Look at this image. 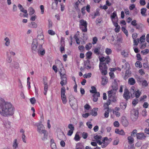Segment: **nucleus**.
Wrapping results in <instances>:
<instances>
[{"mask_svg": "<svg viewBox=\"0 0 149 149\" xmlns=\"http://www.w3.org/2000/svg\"><path fill=\"white\" fill-rule=\"evenodd\" d=\"M14 112V109L12 104L8 102H5L4 100L0 97V114L4 116H12Z\"/></svg>", "mask_w": 149, "mask_h": 149, "instance_id": "nucleus-1", "label": "nucleus"}, {"mask_svg": "<svg viewBox=\"0 0 149 149\" xmlns=\"http://www.w3.org/2000/svg\"><path fill=\"white\" fill-rule=\"evenodd\" d=\"M38 41L37 39H34L33 40L31 45L32 51L33 53L38 52L41 55H44L45 53V50L42 48V45L39 46L38 48Z\"/></svg>", "mask_w": 149, "mask_h": 149, "instance_id": "nucleus-2", "label": "nucleus"}, {"mask_svg": "<svg viewBox=\"0 0 149 149\" xmlns=\"http://www.w3.org/2000/svg\"><path fill=\"white\" fill-rule=\"evenodd\" d=\"M116 92L109 91L108 92V99L111 102H115L117 101V97L116 95Z\"/></svg>", "mask_w": 149, "mask_h": 149, "instance_id": "nucleus-3", "label": "nucleus"}, {"mask_svg": "<svg viewBox=\"0 0 149 149\" xmlns=\"http://www.w3.org/2000/svg\"><path fill=\"white\" fill-rule=\"evenodd\" d=\"M79 28L83 32H86L87 31V23L86 21L82 19L79 21Z\"/></svg>", "mask_w": 149, "mask_h": 149, "instance_id": "nucleus-4", "label": "nucleus"}, {"mask_svg": "<svg viewBox=\"0 0 149 149\" xmlns=\"http://www.w3.org/2000/svg\"><path fill=\"white\" fill-rule=\"evenodd\" d=\"M36 125L37 127V131L40 134H43L44 136H47V131L44 130V127L43 125L41 124H36Z\"/></svg>", "mask_w": 149, "mask_h": 149, "instance_id": "nucleus-5", "label": "nucleus"}, {"mask_svg": "<svg viewBox=\"0 0 149 149\" xmlns=\"http://www.w3.org/2000/svg\"><path fill=\"white\" fill-rule=\"evenodd\" d=\"M110 141L107 137H104L102 141L100 140L97 141V143L99 145H101L102 148H105L109 143Z\"/></svg>", "mask_w": 149, "mask_h": 149, "instance_id": "nucleus-6", "label": "nucleus"}, {"mask_svg": "<svg viewBox=\"0 0 149 149\" xmlns=\"http://www.w3.org/2000/svg\"><path fill=\"white\" fill-rule=\"evenodd\" d=\"M65 87H63L61 89V97L63 104H65L67 100L65 95Z\"/></svg>", "mask_w": 149, "mask_h": 149, "instance_id": "nucleus-7", "label": "nucleus"}, {"mask_svg": "<svg viewBox=\"0 0 149 149\" xmlns=\"http://www.w3.org/2000/svg\"><path fill=\"white\" fill-rule=\"evenodd\" d=\"M139 112L135 109H132L131 111V118L132 121H136L138 117Z\"/></svg>", "mask_w": 149, "mask_h": 149, "instance_id": "nucleus-8", "label": "nucleus"}, {"mask_svg": "<svg viewBox=\"0 0 149 149\" xmlns=\"http://www.w3.org/2000/svg\"><path fill=\"white\" fill-rule=\"evenodd\" d=\"M135 88L134 86H132L130 90V93H131V96H132V93H133V95L134 93V95L136 97L138 98L140 96L141 94V92L139 90L137 91H135Z\"/></svg>", "mask_w": 149, "mask_h": 149, "instance_id": "nucleus-9", "label": "nucleus"}, {"mask_svg": "<svg viewBox=\"0 0 149 149\" xmlns=\"http://www.w3.org/2000/svg\"><path fill=\"white\" fill-rule=\"evenodd\" d=\"M60 74L61 75V80L60 82V84L62 86L65 85L67 83L66 75L65 74H62L61 72L60 73Z\"/></svg>", "mask_w": 149, "mask_h": 149, "instance_id": "nucleus-10", "label": "nucleus"}, {"mask_svg": "<svg viewBox=\"0 0 149 149\" xmlns=\"http://www.w3.org/2000/svg\"><path fill=\"white\" fill-rule=\"evenodd\" d=\"M118 81L116 79H114L113 80L111 85L112 89L110 91L116 92L118 88L117 83Z\"/></svg>", "mask_w": 149, "mask_h": 149, "instance_id": "nucleus-11", "label": "nucleus"}, {"mask_svg": "<svg viewBox=\"0 0 149 149\" xmlns=\"http://www.w3.org/2000/svg\"><path fill=\"white\" fill-rule=\"evenodd\" d=\"M68 128L70 129L69 130L67 135L69 136H71L72 135L74 130V128L73 125L72 124H70L68 126Z\"/></svg>", "mask_w": 149, "mask_h": 149, "instance_id": "nucleus-12", "label": "nucleus"}, {"mask_svg": "<svg viewBox=\"0 0 149 149\" xmlns=\"http://www.w3.org/2000/svg\"><path fill=\"white\" fill-rule=\"evenodd\" d=\"M110 18L112 21H118V16L116 12V11H114L113 12L111 15Z\"/></svg>", "mask_w": 149, "mask_h": 149, "instance_id": "nucleus-13", "label": "nucleus"}, {"mask_svg": "<svg viewBox=\"0 0 149 149\" xmlns=\"http://www.w3.org/2000/svg\"><path fill=\"white\" fill-rule=\"evenodd\" d=\"M123 97L126 100H127L130 98V92L127 89L125 90L123 94Z\"/></svg>", "mask_w": 149, "mask_h": 149, "instance_id": "nucleus-14", "label": "nucleus"}, {"mask_svg": "<svg viewBox=\"0 0 149 149\" xmlns=\"http://www.w3.org/2000/svg\"><path fill=\"white\" fill-rule=\"evenodd\" d=\"M120 109L118 107H116L113 110V113L115 114L116 117H119L120 116V113L119 112L120 111Z\"/></svg>", "mask_w": 149, "mask_h": 149, "instance_id": "nucleus-15", "label": "nucleus"}, {"mask_svg": "<svg viewBox=\"0 0 149 149\" xmlns=\"http://www.w3.org/2000/svg\"><path fill=\"white\" fill-rule=\"evenodd\" d=\"M12 147L13 149H16L18 148L19 143L17 139H15L14 140L13 143Z\"/></svg>", "mask_w": 149, "mask_h": 149, "instance_id": "nucleus-16", "label": "nucleus"}, {"mask_svg": "<svg viewBox=\"0 0 149 149\" xmlns=\"http://www.w3.org/2000/svg\"><path fill=\"white\" fill-rule=\"evenodd\" d=\"M91 90H90V93H94V94H96V95L97 96H100V93L98 92H97L96 89L94 86H91Z\"/></svg>", "mask_w": 149, "mask_h": 149, "instance_id": "nucleus-17", "label": "nucleus"}, {"mask_svg": "<svg viewBox=\"0 0 149 149\" xmlns=\"http://www.w3.org/2000/svg\"><path fill=\"white\" fill-rule=\"evenodd\" d=\"M18 7L21 12L26 14V15H25L24 16V17H27V16H28V14L27 13V10H24L23 8V7L20 4H18Z\"/></svg>", "mask_w": 149, "mask_h": 149, "instance_id": "nucleus-18", "label": "nucleus"}, {"mask_svg": "<svg viewBox=\"0 0 149 149\" xmlns=\"http://www.w3.org/2000/svg\"><path fill=\"white\" fill-rule=\"evenodd\" d=\"M137 138L139 139H145L146 136L143 133H140L137 134Z\"/></svg>", "mask_w": 149, "mask_h": 149, "instance_id": "nucleus-19", "label": "nucleus"}, {"mask_svg": "<svg viewBox=\"0 0 149 149\" xmlns=\"http://www.w3.org/2000/svg\"><path fill=\"white\" fill-rule=\"evenodd\" d=\"M84 66L85 68L87 70L90 69L91 68V65L89 61H87L85 62Z\"/></svg>", "mask_w": 149, "mask_h": 149, "instance_id": "nucleus-20", "label": "nucleus"}, {"mask_svg": "<svg viewBox=\"0 0 149 149\" xmlns=\"http://www.w3.org/2000/svg\"><path fill=\"white\" fill-rule=\"evenodd\" d=\"M4 44L6 47L9 46L10 44V40L8 37H6L4 39Z\"/></svg>", "mask_w": 149, "mask_h": 149, "instance_id": "nucleus-21", "label": "nucleus"}, {"mask_svg": "<svg viewBox=\"0 0 149 149\" xmlns=\"http://www.w3.org/2000/svg\"><path fill=\"white\" fill-rule=\"evenodd\" d=\"M108 82V79L106 77H104L102 78L101 84L102 85L104 86L106 85Z\"/></svg>", "mask_w": 149, "mask_h": 149, "instance_id": "nucleus-22", "label": "nucleus"}, {"mask_svg": "<svg viewBox=\"0 0 149 149\" xmlns=\"http://www.w3.org/2000/svg\"><path fill=\"white\" fill-rule=\"evenodd\" d=\"M75 149H84V148L82 144L80 143H78L76 145Z\"/></svg>", "mask_w": 149, "mask_h": 149, "instance_id": "nucleus-23", "label": "nucleus"}, {"mask_svg": "<svg viewBox=\"0 0 149 149\" xmlns=\"http://www.w3.org/2000/svg\"><path fill=\"white\" fill-rule=\"evenodd\" d=\"M99 68L107 69V68L106 65V64L104 63H100L99 64Z\"/></svg>", "mask_w": 149, "mask_h": 149, "instance_id": "nucleus-24", "label": "nucleus"}, {"mask_svg": "<svg viewBox=\"0 0 149 149\" xmlns=\"http://www.w3.org/2000/svg\"><path fill=\"white\" fill-rule=\"evenodd\" d=\"M37 38L38 39L41 40V44H43L44 43V37L42 34L38 35L37 36Z\"/></svg>", "mask_w": 149, "mask_h": 149, "instance_id": "nucleus-25", "label": "nucleus"}, {"mask_svg": "<svg viewBox=\"0 0 149 149\" xmlns=\"http://www.w3.org/2000/svg\"><path fill=\"white\" fill-rule=\"evenodd\" d=\"M128 83L130 85H133L135 84V79L133 78H130L128 79Z\"/></svg>", "mask_w": 149, "mask_h": 149, "instance_id": "nucleus-26", "label": "nucleus"}, {"mask_svg": "<svg viewBox=\"0 0 149 149\" xmlns=\"http://www.w3.org/2000/svg\"><path fill=\"white\" fill-rule=\"evenodd\" d=\"M28 10L29 11V15H32L35 13V10L32 7H30L29 8Z\"/></svg>", "mask_w": 149, "mask_h": 149, "instance_id": "nucleus-27", "label": "nucleus"}, {"mask_svg": "<svg viewBox=\"0 0 149 149\" xmlns=\"http://www.w3.org/2000/svg\"><path fill=\"white\" fill-rule=\"evenodd\" d=\"M96 111L95 109H93L92 110L91 112V114L94 116H96L97 115V111L98 109V108L96 109Z\"/></svg>", "mask_w": 149, "mask_h": 149, "instance_id": "nucleus-28", "label": "nucleus"}, {"mask_svg": "<svg viewBox=\"0 0 149 149\" xmlns=\"http://www.w3.org/2000/svg\"><path fill=\"white\" fill-rule=\"evenodd\" d=\"M92 54V53L91 51L88 52L86 54V57L88 59H90Z\"/></svg>", "mask_w": 149, "mask_h": 149, "instance_id": "nucleus-29", "label": "nucleus"}, {"mask_svg": "<svg viewBox=\"0 0 149 149\" xmlns=\"http://www.w3.org/2000/svg\"><path fill=\"white\" fill-rule=\"evenodd\" d=\"M128 142L130 144H131L133 143L134 139L131 136H129L127 138Z\"/></svg>", "mask_w": 149, "mask_h": 149, "instance_id": "nucleus-30", "label": "nucleus"}, {"mask_svg": "<svg viewBox=\"0 0 149 149\" xmlns=\"http://www.w3.org/2000/svg\"><path fill=\"white\" fill-rule=\"evenodd\" d=\"M112 52V50L111 49L107 48L105 49V52L108 55L111 54Z\"/></svg>", "mask_w": 149, "mask_h": 149, "instance_id": "nucleus-31", "label": "nucleus"}, {"mask_svg": "<svg viewBox=\"0 0 149 149\" xmlns=\"http://www.w3.org/2000/svg\"><path fill=\"white\" fill-rule=\"evenodd\" d=\"M127 106L125 102H122L120 103V107L121 109H124Z\"/></svg>", "mask_w": 149, "mask_h": 149, "instance_id": "nucleus-32", "label": "nucleus"}, {"mask_svg": "<svg viewBox=\"0 0 149 149\" xmlns=\"http://www.w3.org/2000/svg\"><path fill=\"white\" fill-rule=\"evenodd\" d=\"M92 47V44L91 43H89L86 45L85 46L86 49L87 50H90Z\"/></svg>", "mask_w": 149, "mask_h": 149, "instance_id": "nucleus-33", "label": "nucleus"}, {"mask_svg": "<svg viewBox=\"0 0 149 149\" xmlns=\"http://www.w3.org/2000/svg\"><path fill=\"white\" fill-rule=\"evenodd\" d=\"M135 66L137 67H139L140 68H141L142 65L140 61H137L135 64Z\"/></svg>", "mask_w": 149, "mask_h": 149, "instance_id": "nucleus-34", "label": "nucleus"}, {"mask_svg": "<svg viewBox=\"0 0 149 149\" xmlns=\"http://www.w3.org/2000/svg\"><path fill=\"white\" fill-rule=\"evenodd\" d=\"M139 41V38H137L133 40V45H134L137 46L138 45V43Z\"/></svg>", "mask_w": 149, "mask_h": 149, "instance_id": "nucleus-35", "label": "nucleus"}, {"mask_svg": "<svg viewBox=\"0 0 149 149\" xmlns=\"http://www.w3.org/2000/svg\"><path fill=\"white\" fill-rule=\"evenodd\" d=\"M146 8H143L141 10V13L143 16H145V13L146 12Z\"/></svg>", "mask_w": 149, "mask_h": 149, "instance_id": "nucleus-36", "label": "nucleus"}, {"mask_svg": "<svg viewBox=\"0 0 149 149\" xmlns=\"http://www.w3.org/2000/svg\"><path fill=\"white\" fill-rule=\"evenodd\" d=\"M101 71V72L102 74L105 75L107 73V69H100Z\"/></svg>", "mask_w": 149, "mask_h": 149, "instance_id": "nucleus-37", "label": "nucleus"}, {"mask_svg": "<svg viewBox=\"0 0 149 149\" xmlns=\"http://www.w3.org/2000/svg\"><path fill=\"white\" fill-rule=\"evenodd\" d=\"M58 139L60 140H62L63 139V138H65V136L63 132L61 133V134L58 136Z\"/></svg>", "mask_w": 149, "mask_h": 149, "instance_id": "nucleus-38", "label": "nucleus"}, {"mask_svg": "<svg viewBox=\"0 0 149 149\" xmlns=\"http://www.w3.org/2000/svg\"><path fill=\"white\" fill-rule=\"evenodd\" d=\"M93 42L92 43L93 45H95L97 43L98 41V39L97 37H95L93 38L92 39Z\"/></svg>", "mask_w": 149, "mask_h": 149, "instance_id": "nucleus-39", "label": "nucleus"}, {"mask_svg": "<svg viewBox=\"0 0 149 149\" xmlns=\"http://www.w3.org/2000/svg\"><path fill=\"white\" fill-rule=\"evenodd\" d=\"M122 68H124L125 69H128L130 67L129 64L127 62H126L125 63V66L122 65Z\"/></svg>", "mask_w": 149, "mask_h": 149, "instance_id": "nucleus-40", "label": "nucleus"}, {"mask_svg": "<svg viewBox=\"0 0 149 149\" xmlns=\"http://www.w3.org/2000/svg\"><path fill=\"white\" fill-rule=\"evenodd\" d=\"M109 109L107 108V110L105 111L104 114L105 118H107L109 117Z\"/></svg>", "mask_w": 149, "mask_h": 149, "instance_id": "nucleus-41", "label": "nucleus"}, {"mask_svg": "<svg viewBox=\"0 0 149 149\" xmlns=\"http://www.w3.org/2000/svg\"><path fill=\"white\" fill-rule=\"evenodd\" d=\"M122 30L126 35V36L128 37V32L125 28L124 27H122Z\"/></svg>", "mask_w": 149, "mask_h": 149, "instance_id": "nucleus-42", "label": "nucleus"}, {"mask_svg": "<svg viewBox=\"0 0 149 149\" xmlns=\"http://www.w3.org/2000/svg\"><path fill=\"white\" fill-rule=\"evenodd\" d=\"M139 39V41H140L141 43L144 42L145 40V36L144 35H142Z\"/></svg>", "mask_w": 149, "mask_h": 149, "instance_id": "nucleus-43", "label": "nucleus"}, {"mask_svg": "<svg viewBox=\"0 0 149 149\" xmlns=\"http://www.w3.org/2000/svg\"><path fill=\"white\" fill-rule=\"evenodd\" d=\"M139 102V100L137 98L134 99L132 102V104L134 106H135Z\"/></svg>", "mask_w": 149, "mask_h": 149, "instance_id": "nucleus-44", "label": "nucleus"}, {"mask_svg": "<svg viewBox=\"0 0 149 149\" xmlns=\"http://www.w3.org/2000/svg\"><path fill=\"white\" fill-rule=\"evenodd\" d=\"M93 101L94 102H96L97 101L98 99V97L100 96H97V95H96V94H94L93 95Z\"/></svg>", "mask_w": 149, "mask_h": 149, "instance_id": "nucleus-45", "label": "nucleus"}, {"mask_svg": "<svg viewBox=\"0 0 149 149\" xmlns=\"http://www.w3.org/2000/svg\"><path fill=\"white\" fill-rule=\"evenodd\" d=\"M74 139L75 141H79L80 140V137L79 135L77 134H76Z\"/></svg>", "mask_w": 149, "mask_h": 149, "instance_id": "nucleus-46", "label": "nucleus"}, {"mask_svg": "<svg viewBox=\"0 0 149 149\" xmlns=\"http://www.w3.org/2000/svg\"><path fill=\"white\" fill-rule=\"evenodd\" d=\"M31 27L33 28H36L37 27V24L34 22H31Z\"/></svg>", "mask_w": 149, "mask_h": 149, "instance_id": "nucleus-47", "label": "nucleus"}, {"mask_svg": "<svg viewBox=\"0 0 149 149\" xmlns=\"http://www.w3.org/2000/svg\"><path fill=\"white\" fill-rule=\"evenodd\" d=\"M92 74L91 73H89L88 74H84L83 76L84 78H86L88 77H90L91 76Z\"/></svg>", "mask_w": 149, "mask_h": 149, "instance_id": "nucleus-48", "label": "nucleus"}, {"mask_svg": "<svg viewBox=\"0 0 149 149\" xmlns=\"http://www.w3.org/2000/svg\"><path fill=\"white\" fill-rule=\"evenodd\" d=\"M48 33L49 34H50L51 35H54L55 34V32L52 30H48Z\"/></svg>", "mask_w": 149, "mask_h": 149, "instance_id": "nucleus-49", "label": "nucleus"}, {"mask_svg": "<svg viewBox=\"0 0 149 149\" xmlns=\"http://www.w3.org/2000/svg\"><path fill=\"white\" fill-rule=\"evenodd\" d=\"M94 52L96 54L98 55L100 53V49L97 48H96L94 50Z\"/></svg>", "mask_w": 149, "mask_h": 149, "instance_id": "nucleus-50", "label": "nucleus"}, {"mask_svg": "<svg viewBox=\"0 0 149 149\" xmlns=\"http://www.w3.org/2000/svg\"><path fill=\"white\" fill-rule=\"evenodd\" d=\"M110 61V59L109 58V56H107L106 58V60L105 61V63L106 64H108L109 63Z\"/></svg>", "mask_w": 149, "mask_h": 149, "instance_id": "nucleus-51", "label": "nucleus"}, {"mask_svg": "<svg viewBox=\"0 0 149 149\" xmlns=\"http://www.w3.org/2000/svg\"><path fill=\"white\" fill-rule=\"evenodd\" d=\"M94 138L95 139L97 140L96 141L97 142V141L100 140V139H101L102 137L100 135H96L95 136Z\"/></svg>", "mask_w": 149, "mask_h": 149, "instance_id": "nucleus-52", "label": "nucleus"}, {"mask_svg": "<svg viewBox=\"0 0 149 149\" xmlns=\"http://www.w3.org/2000/svg\"><path fill=\"white\" fill-rule=\"evenodd\" d=\"M48 90V86H44V93L45 95H46L47 94Z\"/></svg>", "mask_w": 149, "mask_h": 149, "instance_id": "nucleus-53", "label": "nucleus"}, {"mask_svg": "<svg viewBox=\"0 0 149 149\" xmlns=\"http://www.w3.org/2000/svg\"><path fill=\"white\" fill-rule=\"evenodd\" d=\"M100 63H104L105 62L106 58L104 57H102L101 58H100Z\"/></svg>", "mask_w": 149, "mask_h": 149, "instance_id": "nucleus-54", "label": "nucleus"}, {"mask_svg": "<svg viewBox=\"0 0 149 149\" xmlns=\"http://www.w3.org/2000/svg\"><path fill=\"white\" fill-rule=\"evenodd\" d=\"M138 36L137 34L136 33H134L132 34V38L133 40L136 39Z\"/></svg>", "mask_w": 149, "mask_h": 149, "instance_id": "nucleus-55", "label": "nucleus"}, {"mask_svg": "<svg viewBox=\"0 0 149 149\" xmlns=\"http://www.w3.org/2000/svg\"><path fill=\"white\" fill-rule=\"evenodd\" d=\"M6 61L8 63H10L12 61V59L10 56L8 55L7 57L6 58Z\"/></svg>", "mask_w": 149, "mask_h": 149, "instance_id": "nucleus-56", "label": "nucleus"}, {"mask_svg": "<svg viewBox=\"0 0 149 149\" xmlns=\"http://www.w3.org/2000/svg\"><path fill=\"white\" fill-rule=\"evenodd\" d=\"M40 7L41 9V14H43L44 13V6L43 5H41Z\"/></svg>", "mask_w": 149, "mask_h": 149, "instance_id": "nucleus-57", "label": "nucleus"}, {"mask_svg": "<svg viewBox=\"0 0 149 149\" xmlns=\"http://www.w3.org/2000/svg\"><path fill=\"white\" fill-rule=\"evenodd\" d=\"M142 85L143 86L146 87L148 86V83L146 80H144L143 81Z\"/></svg>", "mask_w": 149, "mask_h": 149, "instance_id": "nucleus-58", "label": "nucleus"}, {"mask_svg": "<svg viewBox=\"0 0 149 149\" xmlns=\"http://www.w3.org/2000/svg\"><path fill=\"white\" fill-rule=\"evenodd\" d=\"M86 125L88 127L89 129H91L92 128V125L91 123L90 122H87L86 123Z\"/></svg>", "mask_w": 149, "mask_h": 149, "instance_id": "nucleus-59", "label": "nucleus"}, {"mask_svg": "<svg viewBox=\"0 0 149 149\" xmlns=\"http://www.w3.org/2000/svg\"><path fill=\"white\" fill-rule=\"evenodd\" d=\"M82 136L84 139H86L88 136L87 133L86 132H83L82 133Z\"/></svg>", "mask_w": 149, "mask_h": 149, "instance_id": "nucleus-60", "label": "nucleus"}, {"mask_svg": "<svg viewBox=\"0 0 149 149\" xmlns=\"http://www.w3.org/2000/svg\"><path fill=\"white\" fill-rule=\"evenodd\" d=\"M30 101L32 104H35L36 102V100L35 98L34 97L31 98L30 99Z\"/></svg>", "mask_w": 149, "mask_h": 149, "instance_id": "nucleus-61", "label": "nucleus"}, {"mask_svg": "<svg viewBox=\"0 0 149 149\" xmlns=\"http://www.w3.org/2000/svg\"><path fill=\"white\" fill-rule=\"evenodd\" d=\"M51 147L52 149H56V147L55 143H52L51 144Z\"/></svg>", "mask_w": 149, "mask_h": 149, "instance_id": "nucleus-62", "label": "nucleus"}, {"mask_svg": "<svg viewBox=\"0 0 149 149\" xmlns=\"http://www.w3.org/2000/svg\"><path fill=\"white\" fill-rule=\"evenodd\" d=\"M149 50L148 49H145L141 51V53L143 54H146L148 53Z\"/></svg>", "mask_w": 149, "mask_h": 149, "instance_id": "nucleus-63", "label": "nucleus"}, {"mask_svg": "<svg viewBox=\"0 0 149 149\" xmlns=\"http://www.w3.org/2000/svg\"><path fill=\"white\" fill-rule=\"evenodd\" d=\"M113 125L115 127H118L119 126V123L118 121H115L113 123Z\"/></svg>", "mask_w": 149, "mask_h": 149, "instance_id": "nucleus-64", "label": "nucleus"}]
</instances>
